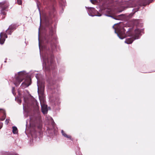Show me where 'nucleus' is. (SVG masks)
<instances>
[{
    "instance_id": "nucleus-25",
    "label": "nucleus",
    "mask_w": 155,
    "mask_h": 155,
    "mask_svg": "<svg viewBox=\"0 0 155 155\" xmlns=\"http://www.w3.org/2000/svg\"><path fill=\"white\" fill-rule=\"evenodd\" d=\"M2 127V123H0V129Z\"/></svg>"
},
{
    "instance_id": "nucleus-17",
    "label": "nucleus",
    "mask_w": 155,
    "mask_h": 155,
    "mask_svg": "<svg viewBox=\"0 0 155 155\" xmlns=\"http://www.w3.org/2000/svg\"><path fill=\"white\" fill-rule=\"evenodd\" d=\"M15 100L18 104H20L21 103V100L19 98L16 97Z\"/></svg>"
},
{
    "instance_id": "nucleus-3",
    "label": "nucleus",
    "mask_w": 155,
    "mask_h": 155,
    "mask_svg": "<svg viewBox=\"0 0 155 155\" xmlns=\"http://www.w3.org/2000/svg\"><path fill=\"white\" fill-rule=\"evenodd\" d=\"M49 124L50 123L51 124L50 127H49V131L50 130H51V133H54L55 131H56L57 129V127L56 126V124L55 123L52 118L50 117H49Z\"/></svg>"
},
{
    "instance_id": "nucleus-13",
    "label": "nucleus",
    "mask_w": 155,
    "mask_h": 155,
    "mask_svg": "<svg viewBox=\"0 0 155 155\" xmlns=\"http://www.w3.org/2000/svg\"><path fill=\"white\" fill-rule=\"evenodd\" d=\"M105 15L106 16L110 17L113 19H114L115 20H119L120 18V17L122 15H119L117 16H114L111 15L109 13H108V14H105Z\"/></svg>"
},
{
    "instance_id": "nucleus-15",
    "label": "nucleus",
    "mask_w": 155,
    "mask_h": 155,
    "mask_svg": "<svg viewBox=\"0 0 155 155\" xmlns=\"http://www.w3.org/2000/svg\"><path fill=\"white\" fill-rule=\"evenodd\" d=\"M61 132L62 134V135L64 137H65L67 138H69L70 140H71V136L69 135H68L67 134H66L63 131V130H62L61 131Z\"/></svg>"
},
{
    "instance_id": "nucleus-12",
    "label": "nucleus",
    "mask_w": 155,
    "mask_h": 155,
    "mask_svg": "<svg viewBox=\"0 0 155 155\" xmlns=\"http://www.w3.org/2000/svg\"><path fill=\"white\" fill-rule=\"evenodd\" d=\"M5 34V33L3 32H1L0 34V44L2 45L4 43L5 40V39L4 38Z\"/></svg>"
},
{
    "instance_id": "nucleus-26",
    "label": "nucleus",
    "mask_w": 155,
    "mask_h": 155,
    "mask_svg": "<svg viewBox=\"0 0 155 155\" xmlns=\"http://www.w3.org/2000/svg\"><path fill=\"white\" fill-rule=\"evenodd\" d=\"M24 101H25V104H23V108H24L25 106V105H26V104H26V102L25 101V99L24 100Z\"/></svg>"
},
{
    "instance_id": "nucleus-20",
    "label": "nucleus",
    "mask_w": 155,
    "mask_h": 155,
    "mask_svg": "<svg viewBox=\"0 0 155 155\" xmlns=\"http://www.w3.org/2000/svg\"><path fill=\"white\" fill-rule=\"evenodd\" d=\"M17 2L18 4L19 5H21L22 4V0H17Z\"/></svg>"
},
{
    "instance_id": "nucleus-24",
    "label": "nucleus",
    "mask_w": 155,
    "mask_h": 155,
    "mask_svg": "<svg viewBox=\"0 0 155 155\" xmlns=\"http://www.w3.org/2000/svg\"><path fill=\"white\" fill-rule=\"evenodd\" d=\"M4 35H5L4 38L5 39V38H7V36L6 34H5Z\"/></svg>"
},
{
    "instance_id": "nucleus-23",
    "label": "nucleus",
    "mask_w": 155,
    "mask_h": 155,
    "mask_svg": "<svg viewBox=\"0 0 155 155\" xmlns=\"http://www.w3.org/2000/svg\"><path fill=\"white\" fill-rule=\"evenodd\" d=\"M1 15H5L6 14V13L5 12H2L1 13Z\"/></svg>"
},
{
    "instance_id": "nucleus-32",
    "label": "nucleus",
    "mask_w": 155,
    "mask_h": 155,
    "mask_svg": "<svg viewBox=\"0 0 155 155\" xmlns=\"http://www.w3.org/2000/svg\"><path fill=\"white\" fill-rule=\"evenodd\" d=\"M14 88H13V89H12V91L13 90V89H14Z\"/></svg>"
},
{
    "instance_id": "nucleus-11",
    "label": "nucleus",
    "mask_w": 155,
    "mask_h": 155,
    "mask_svg": "<svg viewBox=\"0 0 155 155\" xmlns=\"http://www.w3.org/2000/svg\"><path fill=\"white\" fill-rule=\"evenodd\" d=\"M41 108L42 113L44 114H45L48 113L47 106L45 104L41 105Z\"/></svg>"
},
{
    "instance_id": "nucleus-6",
    "label": "nucleus",
    "mask_w": 155,
    "mask_h": 155,
    "mask_svg": "<svg viewBox=\"0 0 155 155\" xmlns=\"http://www.w3.org/2000/svg\"><path fill=\"white\" fill-rule=\"evenodd\" d=\"M42 42L43 43L42 49L43 51L45 52V51L47 50L46 47V45H48V36H45L42 39Z\"/></svg>"
},
{
    "instance_id": "nucleus-31",
    "label": "nucleus",
    "mask_w": 155,
    "mask_h": 155,
    "mask_svg": "<svg viewBox=\"0 0 155 155\" xmlns=\"http://www.w3.org/2000/svg\"><path fill=\"white\" fill-rule=\"evenodd\" d=\"M51 108L50 107H49V110H51Z\"/></svg>"
},
{
    "instance_id": "nucleus-27",
    "label": "nucleus",
    "mask_w": 155,
    "mask_h": 155,
    "mask_svg": "<svg viewBox=\"0 0 155 155\" xmlns=\"http://www.w3.org/2000/svg\"><path fill=\"white\" fill-rule=\"evenodd\" d=\"M7 31H8V29L6 31L7 33L8 34L9 33H10L11 30H9L8 32H7Z\"/></svg>"
},
{
    "instance_id": "nucleus-1",
    "label": "nucleus",
    "mask_w": 155,
    "mask_h": 155,
    "mask_svg": "<svg viewBox=\"0 0 155 155\" xmlns=\"http://www.w3.org/2000/svg\"><path fill=\"white\" fill-rule=\"evenodd\" d=\"M113 26V28L114 29L115 33L117 34V36L120 38L121 39H123L125 38L126 36H133L135 39H138L139 38L141 30L137 28L135 30L134 33H133L131 31V29L130 28H128L127 29V31L126 32V29L122 27H120L119 26H118L117 28L114 27V25Z\"/></svg>"
},
{
    "instance_id": "nucleus-7",
    "label": "nucleus",
    "mask_w": 155,
    "mask_h": 155,
    "mask_svg": "<svg viewBox=\"0 0 155 155\" xmlns=\"http://www.w3.org/2000/svg\"><path fill=\"white\" fill-rule=\"evenodd\" d=\"M31 84L30 79L29 78L25 80V81L22 83L21 85V87L23 89H24L28 87Z\"/></svg>"
},
{
    "instance_id": "nucleus-4",
    "label": "nucleus",
    "mask_w": 155,
    "mask_h": 155,
    "mask_svg": "<svg viewBox=\"0 0 155 155\" xmlns=\"http://www.w3.org/2000/svg\"><path fill=\"white\" fill-rule=\"evenodd\" d=\"M96 10L94 8L89 7L88 8L87 12L89 16L93 17L94 16H101V15L97 12V15H94V13Z\"/></svg>"
},
{
    "instance_id": "nucleus-28",
    "label": "nucleus",
    "mask_w": 155,
    "mask_h": 155,
    "mask_svg": "<svg viewBox=\"0 0 155 155\" xmlns=\"http://www.w3.org/2000/svg\"><path fill=\"white\" fill-rule=\"evenodd\" d=\"M39 31H38V40H39Z\"/></svg>"
},
{
    "instance_id": "nucleus-19",
    "label": "nucleus",
    "mask_w": 155,
    "mask_h": 155,
    "mask_svg": "<svg viewBox=\"0 0 155 155\" xmlns=\"http://www.w3.org/2000/svg\"><path fill=\"white\" fill-rule=\"evenodd\" d=\"M3 114V116L0 119V120H2V121L4 120L6 117V113H5V114Z\"/></svg>"
},
{
    "instance_id": "nucleus-8",
    "label": "nucleus",
    "mask_w": 155,
    "mask_h": 155,
    "mask_svg": "<svg viewBox=\"0 0 155 155\" xmlns=\"http://www.w3.org/2000/svg\"><path fill=\"white\" fill-rule=\"evenodd\" d=\"M59 3L60 5H66L65 0H60ZM49 5H57L56 0H49Z\"/></svg>"
},
{
    "instance_id": "nucleus-5",
    "label": "nucleus",
    "mask_w": 155,
    "mask_h": 155,
    "mask_svg": "<svg viewBox=\"0 0 155 155\" xmlns=\"http://www.w3.org/2000/svg\"><path fill=\"white\" fill-rule=\"evenodd\" d=\"M43 69L45 71H48V69L46 67L47 64L48 62V56L47 53L45 54L43 56Z\"/></svg>"
},
{
    "instance_id": "nucleus-22",
    "label": "nucleus",
    "mask_w": 155,
    "mask_h": 155,
    "mask_svg": "<svg viewBox=\"0 0 155 155\" xmlns=\"http://www.w3.org/2000/svg\"><path fill=\"white\" fill-rule=\"evenodd\" d=\"M76 155H82L80 151H79L78 152H76Z\"/></svg>"
},
{
    "instance_id": "nucleus-9",
    "label": "nucleus",
    "mask_w": 155,
    "mask_h": 155,
    "mask_svg": "<svg viewBox=\"0 0 155 155\" xmlns=\"http://www.w3.org/2000/svg\"><path fill=\"white\" fill-rule=\"evenodd\" d=\"M127 36H129L130 37V38H126L125 41V42L127 44H131L136 39L133 36H128L126 35L125 38Z\"/></svg>"
},
{
    "instance_id": "nucleus-2",
    "label": "nucleus",
    "mask_w": 155,
    "mask_h": 155,
    "mask_svg": "<svg viewBox=\"0 0 155 155\" xmlns=\"http://www.w3.org/2000/svg\"><path fill=\"white\" fill-rule=\"evenodd\" d=\"M25 77V73L23 71H20L18 73V76L16 75L15 80L16 81L14 83L15 85L16 86H18L21 82L23 79Z\"/></svg>"
},
{
    "instance_id": "nucleus-18",
    "label": "nucleus",
    "mask_w": 155,
    "mask_h": 155,
    "mask_svg": "<svg viewBox=\"0 0 155 155\" xmlns=\"http://www.w3.org/2000/svg\"><path fill=\"white\" fill-rule=\"evenodd\" d=\"M5 111L4 109L2 108L0 109V113H2L3 114H5Z\"/></svg>"
},
{
    "instance_id": "nucleus-16",
    "label": "nucleus",
    "mask_w": 155,
    "mask_h": 155,
    "mask_svg": "<svg viewBox=\"0 0 155 155\" xmlns=\"http://www.w3.org/2000/svg\"><path fill=\"white\" fill-rule=\"evenodd\" d=\"M12 132L14 134H16L18 132V129L16 127L13 126L12 127Z\"/></svg>"
},
{
    "instance_id": "nucleus-21",
    "label": "nucleus",
    "mask_w": 155,
    "mask_h": 155,
    "mask_svg": "<svg viewBox=\"0 0 155 155\" xmlns=\"http://www.w3.org/2000/svg\"><path fill=\"white\" fill-rule=\"evenodd\" d=\"M9 120H10L9 119H6L5 120V124H8V123L9 122Z\"/></svg>"
},
{
    "instance_id": "nucleus-14",
    "label": "nucleus",
    "mask_w": 155,
    "mask_h": 155,
    "mask_svg": "<svg viewBox=\"0 0 155 155\" xmlns=\"http://www.w3.org/2000/svg\"><path fill=\"white\" fill-rule=\"evenodd\" d=\"M15 29V25H11L8 28V32L9 30H11V31L10 33H9L8 34L11 35L13 31V30Z\"/></svg>"
},
{
    "instance_id": "nucleus-30",
    "label": "nucleus",
    "mask_w": 155,
    "mask_h": 155,
    "mask_svg": "<svg viewBox=\"0 0 155 155\" xmlns=\"http://www.w3.org/2000/svg\"><path fill=\"white\" fill-rule=\"evenodd\" d=\"M35 77L36 78H37V79L38 80V74H36L35 76Z\"/></svg>"
},
{
    "instance_id": "nucleus-29",
    "label": "nucleus",
    "mask_w": 155,
    "mask_h": 155,
    "mask_svg": "<svg viewBox=\"0 0 155 155\" xmlns=\"http://www.w3.org/2000/svg\"><path fill=\"white\" fill-rule=\"evenodd\" d=\"M91 1V2L92 3H93V2H92V1H96V0H90Z\"/></svg>"
},
{
    "instance_id": "nucleus-10",
    "label": "nucleus",
    "mask_w": 155,
    "mask_h": 155,
    "mask_svg": "<svg viewBox=\"0 0 155 155\" xmlns=\"http://www.w3.org/2000/svg\"><path fill=\"white\" fill-rule=\"evenodd\" d=\"M8 6V2L5 1H4L0 3V9L2 10H5Z\"/></svg>"
}]
</instances>
